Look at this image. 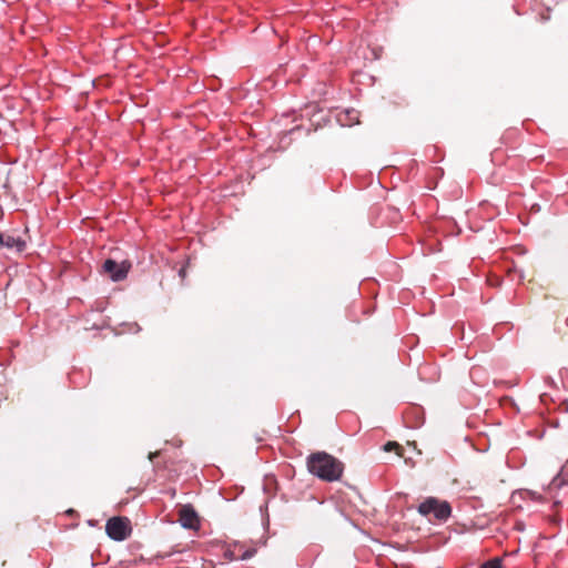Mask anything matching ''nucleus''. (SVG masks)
Instances as JSON below:
<instances>
[{"mask_svg":"<svg viewBox=\"0 0 568 568\" xmlns=\"http://www.w3.org/2000/svg\"><path fill=\"white\" fill-rule=\"evenodd\" d=\"M307 468L311 474L325 481L338 480L344 470V465L334 456L317 452L307 457Z\"/></svg>","mask_w":568,"mask_h":568,"instance_id":"f257e3e1","label":"nucleus"},{"mask_svg":"<svg viewBox=\"0 0 568 568\" xmlns=\"http://www.w3.org/2000/svg\"><path fill=\"white\" fill-rule=\"evenodd\" d=\"M418 513L422 516L429 517L433 515V517L437 521H446L452 514V507L448 501L446 500H439L435 497H428L423 503L419 504L417 508Z\"/></svg>","mask_w":568,"mask_h":568,"instance_id":"f03ea898","label":"nucleus"},{"mask_svg":"<svg viewBox=\"0 0 568 568\" xmlns=\"http://www.w3.org/2000/svg\"><path fill=\"white\" fill-rule=\"evenodd\" d=\"M131 523L126 517H112L106 521L105 532L115 541L125 540L131 535Z\"/></svg>","mask_w":568,"mask_h":568,"instance_id":"7ed1b4c3","label":"nucleus"},{"mask_svg":"<svg viewBox=\"0 0 568 568\" xmlns=\"http://www.w3.org/2000/svg\"><path fill=\"white\" fill-rule=\"evenodd\" d=\"M131 264L129 262L123 261L118 263L111 258L105 260L102 265L103 273L109 275L113 282H120L124 280L128 276Z\"/></svg>","mask_w":568,"mask_h":568,"instance_id":"20e7f679","label":"nucleus"},{"mask_svg":"<svg viewBox=\"0 0 568 568\" xmlns=\"http://www.w3.org/2000/svg\"><path fill=\"white\" fill-rule=\"evenodd\" d=\"M3 248L14 253H21L26 248V241L13 233H0V251Z\"/></svg>","mask_w":568,"mask_h":568,"instance_id":"39448f33","label":"nucleus"},{"mask_svg":"<svg viewBox=\"0 0 568 568\" xmlns=\"http://www.w3.org/2000/svg\"><path fill=\"white\" fill-rule=\"evenodd\" d=\"M179 521L186 529H197L200 526L199 516L191 505H184L180 509Z\"/></svg>","mask_w":568,"mask_h":568,"instance_id":"423d86ee","label":"nucleus"},{"mask_svg":"<svg viewBox=\"0 0 568 568\" xmlns=\"http://www.w3.org/2000/svg\"><path fill=\"white\" fill-rule=\"evenodd\" d=\"M256 550L254 548H250V549H246L244 551H242L241 554H236V549L234 550H229L226 552V556H229V558L231 560H246V559H250L252 558L254 555H255Z\"/></svg>","mask_w":568,"mask_h":568,"instance_id":"0eeeda50","label":"nucleus"},{"mask_svg":"<svg viewBox=\"0 0 568 568\" xmlns=\"http://www.w3.org/2000/svg\"><path fill=\"white\" fill-rule=\"evenodd\" d=\"M481 568H504L501 559L496 557L481 565Z\"/></svg>","mask_w":568,"mask_h":568,"instance_id":"6e6552de","label":"nucleus"},{"mask_svg":"<svg viewBox=\"0 0 568 568\" xmlns=\"http://www.w3.org/2000/svg\"><path fill=\"white\" fill-rule=\"evenodd\" d=\"M399 448V445L395 442H388L385 446H384V449L386 452H390L393 449H398Z\"/></svg>","mask_w":568,"mask_h":568,"instance_id":"1a4fd4ad","label":"nucleus"}]
</instances>
